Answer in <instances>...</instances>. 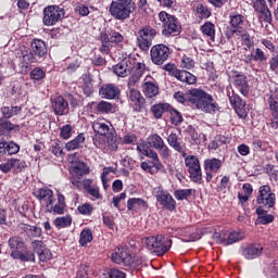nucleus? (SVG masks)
I'll return each instance as SVG.
<instances>
[{"instance_id":"39448f33","label":"nucleus","mask_w":278,"mask_h":278,"mask_svg":"<svg viewBox=\"0 0 278 278\" xmlns=\"http://www.w3.org/2000/svg\"><path fill=\"white\" fill-rule=\"evenodd\" d=\"M185 165L187 166L189 177L193 184H202L203 172L201 170V162L195 155H188L185 152Z\"/></svg>"},{"instance_id":"37998d69","label":"nucleus","mask_w":278,"mask_h":278,"mask_svg":"<svg viewBox=\"0 0 278 278\" xmlns=\"http://www.w3.org/2000/svg\"><path fill=\"white\" fill-rule=\"evenodd\" d=\"M230 27L233 29H240L244 23V16L241 14H230L229 15Z\"/></svg>"},{"instance_id":"c756f323","label":"nucleus","mask_w":278,"mask_h":278,"mask_svg":"<svg viewBox=\"0 0 278 278\" xmlns=\"http://www.w3.org/2000/svg\"><path fill=\"white\" fill-rule=\"evenodd\" d=\"M31 49L37 58H45L47 55V43L40 39L33 40Z\"/></svg>"},{"instance_id":"13d9d810","label":"nucleus","mask_w":278,"mask_h":278,"mask_svg":"<svg viewBox=\"0 0 278 278\" xmlns=\"http://www.w3.org/2000/svg\"><path fill=\"white\" fill-rule=\"evenodd\" d=\"M45 71H42L41 68L39 67H36L34 68L31 72H30V78L31 79H35L36 81H40V79H45Z\"/></svg>"},{"instance_id":"bf43d9fd","label":"nucleus","mask_w":278,"mask_h":278,"mask_svg":"<svg viewBox=\"0 0 278 278\" xmlns=\"http://www.w3.org/2000/svg\"><path fill=\"white\" fill-rule=\"evenodd\" d=\"M156 151H159L162 160H168L170 157V149L168 148V146H166V143L156 149Z\"/></svg>"},{"instance_id":"393cba45","label":"nucleus","mask_w":278,"mask_h":278,"mask_svg":"<svg viewBox=\"0 0 278 278\" xmlns=\"http://www.w3.org/2000/svg\"><path fill=\"white\" fill-rule=\"evenodd\" d=\"M257 218L255 225H270L275 220V216L268 214V211L264 210V206L256 208Z\"/></svg>"},{"instance_id":"aec40b11","label":"nucleus","mask_w":278,"mask_h":278,"mask_svg":"<svg viewBox=\"0 0 278 278\" xmlns=\"http://www.w3.org/2000/svg\"><path fill=\"white\" fill-rule=\"evenodd\" d=\"M99 94L102 99H116L121 94V89L114 84H108L99 89Z\"/></svg>"},{"instance_id":"a878e982","label":"nucleus","mask_w":278,"mask_h":278,"mask_svg":"<svg viewBox=\"0 0 278 278\" xmlns=\"http://www.w3.org/2000/svg\"><path fill=\"white\" fill-rule=\"evenodd\" d=\"M20 229L22 233H25L27 238H40L42 236V229L38 226H31L28 224H21Z\"/></svg>"},{"instance_id":"f03ea898","label":"nucleus","mask_w":278,"mask_h":278,"mask_svg":"<svg viewBox=\"0 0 278 278\" xmlns=\"http://www.w3.org/2000/svg\"><path fill=\"white\" fill-rule=\"evenodd\" d=\"M142 242L148 251L156 253L159 256L168 253V249L173 245V240H166L162 235L146 237Z\"/></svg>"},{"instance_id":"a211bd4d","label":"nucleus","mask_w":278,"mask_h":278,"mask_svg":"<svg viewBox=\"0 0 278 278\" xmlns=\"http://www.w3.org/2000/svg\"><path fill=\"white\" fill-rule=\"evenodd\" d=\"M36 198L41 203H45L46 210L51 208V204L55 203V195H53V190H51L47 187L39 189L36 192Z\"/></svg>"},{"instance_id":"9d476101","label":"nucleus","mask_w":278,"mask_h":278,"mask_svg":"<svg viewBox=\"0 0 278 278\" xmlns=\"http://www.w3.org/2000/svg\"><path fill=\"white\" fill-rule=\"evenodd\" d=\"M164 70L167 71L172 77L178 79V81L189 85L197 84V76L188 71L177 70L175 64L168 63L164 66Z\"/></svg>"},{"instance_id":"1a4fd4ad","label":"nucleus","mask_w":278,"mask_h":278,"mask_svg":"<svg viewBox=\"0 0 278 278\" xmlns=\"http://www.w3.org/2000/svg\"><path fill=\"white\" fill-rule=\"evenodd\" d=\"M137 151L141 153V155H144L146 157H150L152 160V166L160 170L162 168V162L160 161V155H157V152L153 150L151 143L149 142V139H146L139 143H137Z\"/></svg>"},{"instance_id":"6e6552de","label":"nucleus","mask_w":278,"mask_h":278,"mask_svg":"<svg viewBox=\"0 0 278 278\" xmlns=\"http://www.w3.org/2000/svg\"><path fill=\"white\" fill-rule=\"evenodd\" d=\"M64 9L58 5H49L43 9V25L51 27L64 18Z\"/></svg>"},{"instance_id":"f8f14e48","label":"nucleus","mask_w":278,"mask_h":278,"mask_svg":"<svg viewBox=\"0 0 278 278\" xmlns=\"http://www.w3.org/2000/svg\"><path fill=\"white\" fill-rule=\"evenodd\" d=\"M157 36V31L151 27H144L139 30L137 37V45L141 51H149L151 45H153V38Z\"/></svg>"},{"instance_id":"f3484780","label":"nucleus","mask_w":278,"mask_h":278,"mask_svg":"<svg viewBox=\"0 0 278 278\" xmlns=\"http://www.w3.org/2000/svg\"><path fill=\"white\" fill-rule=\"evenodd\" d=\"M52 110L56 116H66L68 114V102L64 97L51 98Z\"/></svg>"},{"instance_id":"79ce46f5","label":"nucleus","mask_w":278,"mask_h":278,"mask_svg":"<svg viewBox=\"0 0 278 278\" xmlns=\"http://www.w3.org/2000/svg\"><path fill=\"white\" fill-rule=\"evenodd\" d=\"M148 141L151 144L152 149H160L161 147L165 146L166 143L164 142V139L157 135V134H152L148 136Z\"/></svg>"},{"instance_id":"680f3d73","label":"nucleus","mask_w":278,"mask_h":278,"mask_svg":"<svg viewBox=\"0 0 278 278\" xmlns=\"http://www.w3.org/2000/svg\"><path fill=\"white\" fill-rule=\"evenodd\" d=\"M142 77L141 73L136 72L134 75H131L128 79V88H134L136 84L140 81V78Z\"/></svg>"},{"instance_id":"a18cd8bd","label":"nucleus","mask_w":278,"mask_h":278,"mask_svg":"<svg viewBox=\"0 0 278 278\" xmlns=\"http://www.w3.org/2000/svg\"><path fill=\"white\" fill-rule=\"evenodd\" d=\"M167 112L170 114L173 125H181V123H184V116L179 113V111L175 110L173 106H169Z\"/></svg>"},{"instance_id":"69168bd1","label":"nucleus","mask_w":278,"mask_h":278,"mask_svg":"<svg viewBox=\"0 0 278 278\" xmlns=\"http://www.w3.org/2000/svg\"><path fill=\"white\" fill-rule=\"evenodd\" d=\"M85 189L94 199H101V193L99 192V187H92V186L85 185Z\"/></svg>"},{"instance_id":"ea45409f","label":"nucleus","mask_w":278,"mask_h":278,"mask_svg":"<svg viewBox=\"0 0 278 278\" xmlns=\"http://www.w3.org/2000/svg\"><path fill=\"white\" fill-rule=\"evenodd\" d=\"M11 257L13 260H21V262H35L36 256L34 255L33 252L25 251L23 252H11Z\"/></svg>"},{"instance_id":"603ef678","label":"nucleus","mask_w":278,"mask_h":278,"mask_svg":"<svg viewBox=\"0 0 278 278\" xmlns=\"http://www.w3.org/2000/svg\"><path fill=\"white\" fill-rule=\"evenodd\" d=\"M21 151V147L14 141H10L5 144V153L9 155H16Z\"/></svg>"},{"instance_id":"20e7f679","label":"nucleus","mask_w":278,"mask_h":278,"mask_svg":"<svg viewBox=\"0 0 278 278\" xmlns=\"http://www.w3.org/2000/svg\"><path fill=\"white\" fill-rule=\"evenodd\" d=\"M269 8H273L275 3H277V0H267ZM268 4L266 3V0H253L252 1V8L254 12H256V16L258 21L262 23H273V13L270 12V9H268Z\"/></svg>"},{"instance_id":"c9c22d12","label":"nucleus","mask_w":278,"mask_h":278,"mask_svg":"<svg viewBox=\"0 0 278 278\" xmlns=\"http://www.w3.org/2000/svg\"><path fill=\"white\" fill-rule=\"evenodd\" d=\"M27 168V163L25 160L12 157L11 159V170L13 175H18V173H23V170Z\"/></svg>"},{"instance_id":"b1692460","label":"nucleus","mask_w":278,"mask_h":278,"mask_svg":"<svg viewBox=\"0 0 278 278\" xmlns=\"http://www.w3.org/2000/svg\"><path fill=\"white\" fill-rule=\"evenodd\" d=\"M8 245L11 249V253H21V251H26L27 245L25 244V240L18 236L11 237L8 240Z\"/></svg>"},{"instance_id":"7ed1b4c3","label":"nucleus","mask_w":278,"mask_h":278,"mask_svg":"<svg viewBox=\"0 0 278 278\" xmlns=\"http://www.w3.org/2000/svg\"><path fill=\"white\" fill-rule=\"evenodd\" d=\"M136 10V3L132 1H112L109 12L115 21H127L131 13Z\"/></svg>"},{"instance_id":"72a5a7b5","label":"nucleus","mask_w":278,"mask_h":278,"mask_svg":"<svg viewBox=\"0 0 278 278\" xmlns=\"http://www.w3.org/2000/svg\"><path fill=\"white\" fill-rule=\"evenodd\" d=\"M271 114L270 127L278 129V101H267Z\"/></svg>"},{"instance_id":"6ab92c4d","label":"nucleus","mask_w":278,"mask_h":278,"mask_svg":"<svg viewBox=\"0 0 278 278\" xmlns=\"http://www.w3.org/2000/svg\"><path fill=\"white\" fill-rule=\"evenodd\" d=\"M231 84L243 94V97H249L251 87L249 86V80L244 74H237L232 77Z\"/></svg>"},{"instance_id":"0e129e2a","label":"nucleus","mask_w":278,"mask_h":278,"mask_svg":"<svg viewBox=\"0 0 278 278\" xmlns=\"http://www.w3.org/2000/svg\"><path fill=\"white\" fill-rule=\"evenodd\" d=\"M266 60H268L266 53H264L262 49L256 48L254 54V62H266Z\"/></svg>"},{"instance_id":"c03bdc74","label":"nucleus","mask_w":278,"mask_h":278,"mask_svg":"<svg viewBox=\"0 0 278 278\" xmlns=\"http://www.w3.org/2000/svg\"><path fill=\"white\" fill-rule=\"evenodd\" d=\"M97 111L101 114H114V104L106 101H100L97 104Z\"/></svg>"},{"instance_id":"cd10ccee","label":"nucleus","mask_w":278,"mask_h":278,"mask_svg":"<svg viewBox=\"0 0 278 278\" xmlns=\"http://www.w3.org/2000/svg\"><path fill=\"white\" fill-rule=\"evenodd\" d=\"M167 142L172 149H175L182 157H186V150L179 142V136L176 132H170L167 137Z\"/></svg>"},{"instance_id":"412c9836","label":"nucleus","mask_w":278,"mask_h":278,"mask_svg":"<svg viewBox=\"0 0 278 278\" xmlns=\"http://www.w3.org/2000/svg\"><path fill=\"white\" fill-rule=\"evenodd\" d=\"M229 97V101L231 103V105L235 108L237 114H239V116L244 117L247 116V102L242 101V99H240V96L235 94L232 92L228 94Z\"/></svg>"},{"instance_id":"2eb2a0df","label":"nucleus","mask_w":278,"mask_h":278,"mask_svg":"<svg viewBox=\"0 0 278 278\" xmlns=\"http://www.w3.org/2000/svg\"><path fill=\"white\" fill-rule=\"evenodd\" d=\"M114 264H123L124 266H131L134 264V256L129 254L124 248H118L111 256Z\"/></svg>"},{"instance_id":"5701e85b","label":"nucleus","mask_w":278,"mask_h":278,"mask_svg":"<svg viewBox=\"0 0 278 278\" xmlns=\"http://www.w3.org/2000/svg\"><path fill=\"white\" fill-rule=\"evenodd\" d=\"M131 71H134V65L131 61L124 60L114 67V73L117 77H127V75H131Z\"/></svg>"},{"instance_id":"4468645a","label":"nucleus","mask_w":278,"mask_h":278,"mask_svg":"<svg viewBox=\"0 0 278 278\" xmlns=\"http://www.w3.org/2000/svg\"><path fill=\"white\" fill-rule=\"evenodd\" d=\"M128 103L135 112H142V108H144V97H142V93H140L138 89L130 88Z\"/></svg>"},{"instance_id":"dca6fc26","label":"nucleus","mask_w":278,"mask_h":278,"mask_svg":"<svg viewBox=\"0 0 278 278\" xmlns=\"http://www.w3.org/2000/svg\"><path fill=\"white\" fill-rule=\"evenodd\" d=\"M142 92L148 99H153L160 94V86L151 76H147L142 84Z\"/></svg>"},{"instance_id":"8fccbe9b","label":"nucleus","mask_w":278,"mask_h":278,"mask_svg":"<svg viewBox=\"0 0 278 278\" xmlns=\"http://www.w3.org/2000/svg\"><path fill=\"white\" fill-rule=\"evenodd\" d=\"M240 240H244V232L232 231L229 233L226 244H236V242H240Z\"/></svg>"},{"instance_id":"c85d7f7f","label":"nucleus","mask_w":278,"mask_h":278,"mask_svg":"<svg viewBox=\"0 0 278 278\" xmlns=\"http://www.w3.org/2000/svg\"><path fill=\"white\" fill-rule=\"evenodd\" d=\"M10 131H21V126L13 124L5 117L0 118V136Z\"/></svg>"},{"instance_id":"473e14b6","label":"nucleus","mask_w":278,"mask_h":278,"mask_svg":"<svg viewBox=\"0 0 278 278\" xmlns=\"http://www.w3.org/2000/svg\"><path fill=\"white\" fill-rule=\"evenodd\" d=\"M0 112L2 114V118L10 119L14 116H18L21 112H23V108L21 106H2L0 109Z\"/></svg>"},{"instance_id":"4c0bfd02","label":"nucleus","mask_w":278,"mask_h":278,"mask_svg":"<svg viewBox=\"0 0 278 278\" xmlns=\"http://www.w3.org/2000/svg\"><path fill=\"white\" fill-rule=\"evenodd\" d=\"M72 175H75V177H78L80 179L84 177V175H88L90 173V169L88 166H86V163L78 162L75 164V166L71 170Z\"/></svg>"},{"instance_id":"f704fd0d","label":"nucleus","mask_w":278,"mask_h":278,"mask_svg":"<svg viewBox=\"0 0 278 278\" xmlns=\"http://www.w3.org/2000/svg\"><path fill=\"white\" fill-rule=\"evenodd\" d=\"M200 29L204 36H207L214 42V38H216V26L214 23L205 22Z\"/></svg>"},{"instance_id":"6e6d98bb","label":"nucleus","mask_w":278,"mask_h":278,"mask_svg":"<svg viewBox=\"0 0 278 278\" xmlns=\"http://www.w3.org/2000/svg\"><path fill=\"white\" fill-rule=\"evenodd\" d=\"M60 136L63 138V140H68V138L73 136V127L71 125L63 126L61 128Z\"/></svg>"},{"instance_id":"4d7b16f0","label":"nucleus","mask_w":278,"mask_h":278,"mask_svg":"<svg viewBox=\"0 0 278 278\" xmlns=\"http://www.w3.org/2000/svg\"><path fill=\"white\" fill-rule=\"evenodd\" d=\"M22 61L24 64H33V62H36V56H34V53L24 50L22 51Z\"/></svg>"},{"instance_id":"338daca9","label":"nucleus","mask_w":278,"mask_h":278,"mask_svg":"<svg viewBox=\"0 0 278 278\" xmlns=\"http://www.w3.org/2000/svg\"><path fill=\"white\" fill-rule=\"evenodd\" d=\"M109 277L110 278H127V274H125L124 271L117 268H113V269H110Z\"/></svg>"},{"instance_id":"e2e57ef3","label":"nucleus","mask_w":278,"mask_h":278,"mask_svg":"<svg viewBox=\"0 0 278 278\" xmlns=\"http://www.w3.org/2000/svg\"><path fill=\"white\" fill-rule=\"evenodd\" d=\"M37 255H38L40 262H49V260L51 258V250L46 248V249L41 250Z\"/></svg>"},{"instance_id":"f257e3e1","label":"nucleus","mask_w":278,"mask_h":278,"mask_svg":"<svg viewBox=\"0 0 278 278\" xmlns=\"http://www.w3.org/2000/svg\"><path fill=\"white\" fill-rule=\"evenodd\" d=\"M190 104L201 112H206L207 114H213L217 112L218 103L214 102V97L205 92L203 89H191Z\"/></svg>"},{"instance_id":"5fc2aeb1","label":"nucleus","mask_w":278,"mask_h":278,"mask_svg":"<svg viewBox=\"0 0 278 278\" xmlns=\"http://www.w3.org/2000/svg\"><path fill=\"white\" fill-rule=\"evenodd\" d=\"M180 66L181 68H187V71H190L194 68V60H192V58L185 55L181 59Z\"/></svg>"},{"instance_id":"58836bf2","label":"nucleus","mask_w":278,"mask_h":278,"mask_svg":"<svg viewBox=\"0 0 278 278\" xmlns=\"http://www.w3.org/2000/svg\"><path fill=\"white\" fill-rule=\"evenodd\" d=\"M168 110H170V104L168 103H159L151 106V113L155 118H160Z\"/></svg>"},{"instance_id":"3c124183","label":"nucleus","mask_w":278,"mask_h":278,"mask_svg":"<svg viewBox=\"0 0 278 278\" xmlns=\"http://www.w3.org/2000/svg\"><path fill=\"white\" fill-rule=\"evenodd\" d=\"M174 197L177 201H186L188 197H192V189H178L174 192Z\"/></svg>"},{"instance_id":"2f4dec72","label":"nucleus","mask_w":278,"mask_h":278,"mask_svg":"<svg viewBox=\"0 0 278 278\" xmlns=\"http://www.w3.org/2000/svg\"><path fill=\"white\" fill-rule=\"evenodd\" d=\"M223 166V161L219 159L213 157V159H206L204 161V169L210 173H218Z\"/></svg>"},{"instance_id":"9b49d317","label":"nucleus","mask_w":278,"mask_h":278,"mask_svg":"<svg viewBox=\"0 0 278 278\" xmlns=\"http://www.w3.org/2000/svg\"><path fill=\"white\" fill-rule=\"evenodd\" d=\"M150 55L153 64L162 66V64H164L170 56V48L163 43L155 45L151 48Z\"/></svg>"},{"instance_id":"a19ab883","label":"nucleus","mask_w":278,"mask_h":278,"mask_svg":"<svg viewBox=\"0 0 278 278\" xmlns=\"http://www.w3.org/2000/svg\"><path fill=\"white\" fill-rule=\"evenodd\" d=\"M139 207H147V201L141 198H130L127 201V210H129L130 212H134Z\"/></svg>"},{"instance_id":"7c9ffc66","label":"nucleus","mask_w":278,"mask_h":278,"mask_svg":"<svg viewBox=\"0 0 278 278\" xmlns=\"http://www.w3.org/2000/svg\"><path fill=\"white\" fill-rule=\"evenodd\" d=\"M66 208V203L64 202V195L62 193L58 194V203L55 205L50 204V208H46L49 214H64V210Z\"/></svg>"},{"instance_id":"0eeeda50","label":"nucleus","mask_w":278,"mask_h":278,"mask_svg":"<svg viewBox=\"0 0 278 278\" xmlns=\"http://www.w3.org/2000/svg\"><path fill=\"white\" fill-rule=\"evenodd\" d=\"M256 203L263 205L267 210H273L275 203H277V195L270 189V186L263 185L258 188V195L256 198Z\"/></svg>"},{"instance_id":"bb28decb","label":"nucleus","mask_w":278,"mask_h":278,"mask_svg":"<svg viewBox=\"0 0 278 278\" xmlns=\"http://www.w3.org/2000/svg\"><path fill=\"white\" fill-rule=\"evenodd\" d=\"M262 251H264L262 245L250 244L243 250V257H245V260H255V257L262 255Z\"/></svg>"},{"instance_id":"864d4df0","label":"nucleus","mask_w":278,"mask_h":278,"mask_svg":"<svg viewBox=\"0 0 278 278\" xmlns=\"http://www.w3.org/2000/svg\"><path fill=\"white\" fill-rule=\"evenodd\" d=\"M197 12L200 15V18H210L212 16L210 9L203 4H198Z\"/></svg>"},{"instance_id":"ddd939ff","label":"nucleus","mask_w":278,"mask_h":278,"mask_svg":"<svg viewBox=\"0 0 278 278\" xmlns=\"http://www.w3.org/2000/svg\"><path fill=\"white\" fill-rule=\"evenodd\" d=\"M154 194L157 203L165 207V210H169V212L176 210L177 202L168 191L164 190V188L156 187L154 189Z\"/></svg>"},{"instance_id":"4be33fe9","label":"nucleus","mask_w":278,"mask_h":278,"mask_svg":"<svg viewBox=\"0 0 278 278\" xmlns=\"http://www.w3.org/2000/svg\"><path fill=\"white\" fill-rule=\"evenodd\" d=\"M92 129L99 136H109L110 131H112V124L104 119H97L92 124Z\"/></svg>"},{"instance_id":"774afa93","label":"nucleus","mask_w":278,"mask_h":278,"mask_svg":"<svg viewBox=\"0 0 278 278\" xmlns=\"http://www.w3.org/2000/svg\"><path fill=\"white\" fill-rule=\"evenodd\" d=\"M123 39L124 38H123V35L121 33L115 31V30L110 33V40H111V42H115V43L118 45Z\"/></svg>"},{"instance_id":"e433bc0d","label":"nucleus","mask_w":278,"mask_h":278,"mask_svg":"<svg viewBox=\"0 0 278 278\" xmlns=\"http://www.w3.org/2000/svg\"><path fill=\"white\" fill-rule=\"evenodd\" d=\"M84 142H86V137L84 136V134H79L75 139L65 144V149L67 151H75L77 149H81V144H84Z\"/></svg>"},{"instance_id":"052dcab7","label":"nucleus","mask_w":278,"mask_h":278,"mask_svg":"<svg viewBox=\"0 0 278 278\" xmlns=\"http://www.w3.org/2000/svg\"><path fill=\"white\" fill-rule=\"evenodd\" d=\"M31 248L37 255L43 251V249H47V245L41 240H35L31 242Z\"/></svg>"},{"instance_id":"49530a36","label":"nucleus","mask_w":278,"mask_h":278,"mask_svg":"<svg viewBox=\"0 0 278 278\" xmlns=\"http://www.w3.org/2000/svg\"><path fill=\"white\" fill-rule=\"evenodd\" d=\"M92 241V230L84 229L80 232L79 244L80 247H88V243Z\"/></svg>"},{"instance_id":"09e8293b","label":"nucleus","mask_w":278,"mask_h":278,"mask_svg":"<svg viewBox=\"0 0 278 278\" xmlns=\"http://www.w3.org/2000/svg\"><path fill=\"white\" fill-rule=\"evenodd\" d=\"M191 94H192V89H190L186 93L178 91V92L174 93V99H176V101H178V103L186 104V103H190Z\"/></svg>"},{"instance_id":"423d86ee","label":"nucleus","mask_w":278,"mask_h":278,"mask_svg":"<svg viewBox=\"0 0 278 278\" xmlns=\"http://www.w3.org/2000/svg\"><path fill=\"white\" fill-rule=\"evenodd\" d=\"M159 18L163 27H165L162 30L163 36H173V34H179V31L181 30V26L179 25L175 16L162 11L161 13H159Z\"/></svg>"},{"instance_id":"de8ad7c7","label":"nucleus","mask_w":278,"mask_h":278,"mask_svg":"<svg viewBox=\"0 0 278 278\" xmlns=\"http://www.w3.org/2000/svg\"><path fill=\"white\" fill-rule=\"evenodd\" d=\"M72 223H73V218L70 215H66L63 217H56L54 220V225L59 229H62L64 227H71Z\"/></svg>"}]
</instances>
